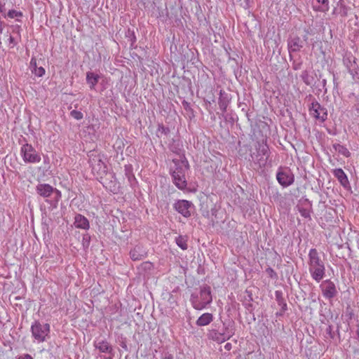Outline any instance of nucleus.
<instances>
[{"label":"nucleus","instance_id":"6e6552de","mask_svg":"<svg viewBox=\"0 0 359 359\" xmlns=\"http://www.w3.org/2000/svg\"><path fill=\"white\" fill-rule=\"evenodd\" d=\"M36 191L37 194L45 198L50 197L53 194L57 195V201L61 196L60 191L48 184H39L36 187Z\"/></svg>","mask_w":359,"mask_h":359},{"label":"nucleus","instance_id":"b1692460","mask_svg":"<svg viewBox=\"0 0 359 359\" xmlns=\"http://www.w3.org/2000/svg\"><path fill=\"white\" fill-rule=\"evenodd\" d=\"M275 295H276V300L277 303L278 304L279 306H281L282 311L285 312L287 310V304L283 297L282 292L276 291Z\"/></svg>","mask_w":359,"mask_h":359},{"label":"nucleus","instance_id":"1a4fd4ad","mask_svg":"<svg viewBox=\"0 0 359 359\" xmlns=\"http://www.w3.org/2000/svg\"><path fill=\"white\" fill-rule=\"evenodd\" d=\"M309 110L310 114L316 119H319L321 121H325L327 119V109L322 107L317 101L312 102Z\"/></svg>","mask_w":359,"mask_h":359},{"label":"nucleus","instance_id":"412c9836","mask_svg":"<svg viewBox=\"0 0 359 359\" xmlns=\"http://www.w3.org/2000/svg\"><path fill=\"white\" fill-rule=\"evenodd\" d=\"M30 68L32 69V73H34L37 76H42L45 74V69L43 67H37V62L36 59L35 57H32L31 59L30 63H29Z\"/></svg>","mask_w":359,"mask_h":359},{"label":"nucleus","instance_id":"2f4dec72","mask_svg":"<svg viewBox=\"0 0 359 359\" xmlns=\"http://www.w3.org/2000/svg\"><path fill=\"white\" fill-rule=\"evenodd\" d=\"M348 10L349 9L347 6L341 4L340 14L341 16H347Z\"/></svg>","mask_w":359,"mask_h":359},{"label":"nucleus","instance_id":"c756f323","mask_svg":"<svg viewBox=\"0 0 359 359\" xmlns=\"http://www.w3.org/2000/svg\"><path fill=\"white\" fill-rule=\"evenodd\" d=\"M157 133L161 135H167L170 133V129L167 127H164L163 125H159L157 129Z\"/></svg>","mask_w":359,"mask_h":359},{"label":"nucleus","instance_id":"f03ea898","mask_svg":"<svg viewBox=\"0 0 359 359\" xmlns=\"http://www.w3.org/2000/svg\"><path fill=\"white\" fill-rule=\"evenodd\" d=\"M212 300L211 289L208 285L201 287L198 293H192L190 298L193 307L196 310L205 308L212 302Z\"/></svg>","mask_w":359,"mask_h":359},{"label":"nucleus","instance_id":"7c9ffc66","mask_svg":"<svg viewBox=\"0 0 359 359\" xmlns=\"http://www.w3.org/2000/svg\"><path fill=\"white\" fill-rule=\"evenodd\" d=\"M141 267L144 271H150L153 268V264L149 262H145L141 264Z\"/></svg>","mask_w":359,"mask_h":359},{"label":"nucleus","instance_id":"f3484780","mask_svg":"<svg viewBox=\"0 0 359 359\" xmlns=\"http://www.w3.org/2000/svg\"><path fill=\"white\" fill-rule=\"evenodd\" d=\"M334 176L337 178L341 185L344 188H346L349 186V181L347 175L343 171L341 168H336L333 170Z\"/></svg>","mask_w":359,"mask_h":359},{"label":"nucleus","instance_id":"c03bdc74","mask_svg":"<svg viewBox=\"0 0 359 359\" xmlns=\"http://www.w3.org/2000/svg\"><path fill=\"white\" fill-rule=\"evenodd\" d=\"M322 83H323V86H325V84H326V80H325V79H323V81H322Z\"/></svg>","mask_w":359,"mask_h":359},{"label":"nucleus","instance_id":"393cba45","mask_svg":"<svg viewBox=\"0 0 359 359\" xmlns=\"http://www.w3.org/2000/svg\"><path fill=\"white\" fill-rule=\"evenodd\" d=\"M332 147L335 151H337L339 154L343 155L344 156L349 157L351 156L350 151L345 146L340 144H334Z\"/></svg>","mask_w":359,"mask_h":359},{"label":"nucleus","instance_id":"9d476101","mask_svg":"<svg viewBox=\"0 0 359 359\" xmlns=\"http://www.w3.org/2000/svg\"><path fill=\"white\" fill-rule=\"evenodd\" d=\"M320 287L323 296L328 299L334 298L338 293L335 284L330 280L323 281Z\"/></svg>","mask_w":359,"mask_h":359},{"label":"nucleus","instance_id":"79ce46f5","mask_svg":"<svg viewBox=\"0 0 359 359\" xmlns=\"http://www.w3.org/2000/svg\"><path fill=\"white\" fill-rule=\"evenodd\" d=\"M182 104H183L184 107L186 109H188V107H189V102H186V101H184V102H182Z\"/></svg>","mask_w":359,"mask_h":359},{"label":"nucleus","instance_id":"72a5a7b5","mask_svg":"<svg viewBox=\"0 0 359 359\" xmlns=\"http://www.w3.org/2000/svg\"><path fill=\"white\" fill-rule=\"evenodd\" d=\"M317 1L319 4H321L323 8L322 10L327 9L328 8V0H317Z\"/></svg>","mask_w":359,"mask_h":359},{"label":"nucleus","instance_id":"473e14b6","mask_svg":"<svg viewBox=\"0 0 359 359\" xmlns=\"http://www.w3.org/2000/svg\"><path fill=\"white\" fill-rule=\"evenodd\" d=\"M299 211L302 217L305 218L310 217V212L307 209L302 208L299 209Z\"/></svg>","mask_w":359,"mask_h":359},{"label":"nucleus","instance_id":"37998d69","mask_svg":"<svg viewBox=\"0 0 359 359\" xmlns=\"http://www.w3.org/2000/svg\"><path fill=\"white\" fill-rule=\"evenodd\" d=\"M283 313H284V312H283V311H282V309H281L280 312L276 313V315H277V316H282V315L283 314Z\"/></svg>","mask_w":359,"mask_h":359},{"label":"nucleus","instance_id":"8fccbe9b","mask_svg":"<svg viewBox=\"0 0 359 359\" xmlns=\"http://www.w3.org/2000/svg\"><path fill=\"white\" fill-rule=\"evenodd\" d=\"M358 109L359 110V104H358Z\"/></svg>","mask_w":359,"mask_h":359},{"label":"nucleus","instance_id":"f8f14e48","mask_svg":"<svg viewBox=\"0 0 359 359\" xmlns=\"http://www.w3.org/2000/svg\"><path fill=\"white\" fill-rule=\"evenodd\" d=\"M278 183L284 187L291 185L294 182V175L290 171L279 169L276 174Z\"/></svg>","mask_w":359,"mask_h":359},{"label":"nucleus","instance_id":"09e8293b","mask_svg":"<svg viewBox=\"0 0 359 359\" xmlns=\"http://www.w3.org/2000/svg\"><path fill=\"white\" fill-rule=\"evenodd\" d=\"M271 272H273V269H269Z\"/></svg>","mask_w":359,"mask_h":359},{"label":"nucleus","instance_id":"58836bf2","mask_svg":"<svg viewBox=\"0 0 359 359\" xmlns=\"http://www.w3.org/2000/svg\"><path fill=\"white\" fill-rule=\"evenodd\" d=\"M349 61H352L351 60V58H349V57L344 60V63L346 65V67L348 71L349 70V67H350Z\"/></svg>","mask_w":359,"mask_h":359},{"label":"nucleus","instance_id":"39448f33","mask_svg":"<svg viewBox=\"0 0 359 359\" xmlns=\"http://www.w3.org/2000/svg\"><path fill=\"white\" fill-rule=\"evenodd\" d=\"M20 152L25 163H37L41 161V156L29 144H24L21 147Z\"/></svg>","mask_w":359,"mask_h":359},{"label":"nucleus","instance_id":"9b49d317","mask_svg":"<svg viewBox=\"0 0 359 359\" xmlns=\"http://www.w3.org/2000/svg\"><path fill=\"white\" fill-rule=\"evenodd\" d=\"M192 207V203L187 200H179L174 204L175 210L185 217L191 216Z\"/></svg>","mask_w":359,"mask_h":359},{"label":"nucleus","instance_id":"dca6fc26","mask_svg":"<svg viewBox=\"0 0 359 359\" xmlns=\"http://www.w3.org/2000/svg\"><path fill=\"white\" fill-rule=\"evenodd\" d=\"M94 346L102 353H111L113 351L112 346L105 339H96Z\"/></svg>","mask_w":359,"mask_h":359},{"label":"nucleus","instance_id":"423d86ee","mask_svg":"<svg viewBox=\"0 0 359 359\" xmlns=\"http://www.w3.org/2000/svg\"><path fill=\"white\" fill-rule=\"evenodd\" d=\"M88 156L89 157V163L93 172H96L99 175L106 172L107 168L102 161L100 154L95 151H90Z\"/></svg>","mask_w":359,"mask_h":359},{"label":"nucleus","instance_id":"4be33fe9","mask_svg":"<svg viewBox=\"0 0 359 359\" xmlns=\"http://www.w3.org/2000/svg\"><path fill=\"white\" fill-rule=\"evenodd\" d=\"M349 63H350V67H349V70L348 72L352 76L353 80L354 81H355V82L358 81H359V69L355 62V58L353 57V60L349 61Z\"/></svg>","mask_w":359,"mask_h":359},{"label":"nucleus","instance_id":"f257e3e1","mask_svg":"<svg viewBox=\"0 0 359 359\" xmlns=\"http://www.w3.org/2000/svg\"><path fill=\"white\" fill-rule=\"evenodd\" d=\"M308 264L312 278L319 283L325 277V266L316 248L309 250Z\"/></svg>","mask_w":359,"mask_h":359},{"label":"nucleus","instance_id":"6ab92c4d","mask_svg":"<svg viewBox=\"0 0 359 359\" xmlns=\"http://www.w3.org/2000/svg\"><path fill=\"white\" fill-rule=\"evenodd\" d=\"M212 320V314L210 313H205L198 318L196 324L199 327H203L209 325Z\"/></svg>","mask_w":359,"mask_h":359},{"label":"nucleus","instance_id":"a18cd8bd","mask_svg":"<svg viewBox=\"0 0 359 359\" xmlns=\"http://www.w3.org/2000/svg\"><path fill=\"white\" fill-rule=\"evenodd\" d=\"M304 81L305 83H306L307 85L310 84V83L308 81H306V79H304Z\"/></svg>","mask_w":359,"mask_h":359},{"label":"nucleus","instance_id":"5701e85b","mask_svg":"<svg viewBox=\"0 0 359 359\" xmlns=\"http://www.w3.org/2000/svg\"><path fill=\"white\" fill-rule=\"evenodd\" d=\"M99 76L97 74H95L93 72H88L86 74V81L88 84H89L90 89H94L95 86L98 82L99 80Z\"/></svg>","mask_w":359,"mask_h":359},{"label":"nucleus","instance_id":"49530a36","mask_svg":"<svg viewBox=\"0 0 359 359\" xmlns=\"http://www.w3.org/2000/svg\"><path fill=\"white\" fill-rule=\"evenodd\" d=\"M106 359H113V358H112V357L110 356V357L107 358Z\"/></svg>","mask_w":359,"mask_h":359},{"label":"nucleus","instance_id":"ddd939ff","mask_svg":"<svg viewBox=\"0 0 359 359\" xmlns=\"http://www.w3.org/2000/svg\"><path fill=\"white\" fill-rule=\"evenodd\" d=\"M147 252L141 244L136 245L130 251V257L133 261H139L144 259Z\"/></svg>","mask_w":359,"mask_h":359},{"label":"nucleus","instance_id":"e433bc0d","mask_svg":"<svg viewBox=\"0 0 359 359\" xmlns=\"http://www.w3.org/2000/svg\"><path fill=\"white\" fill-rule=\"evenodd\" d=\"M18 359H32V357L29 354H25L20 356Z\"/></svg>","mask_w":359,"mask_h":359},{"label":"nucleus","instance_id":"a19ab883","mask_svg":"<svg viewBox=\"0 0 359 359\" xmlns=\"http://www.w3.org/2000/svg\"><path fill=\"white\" fill-rule=\"evenodd\" d=\"M224 348L226 350V351H230L231 349V344L230 343H226L225 345H224Z\"/></svg>","mask_w":359,"mask_h":359},{"label":"nucleus","instance_id":"a211bd4d","mask_svg":"<svg viewBox=\"0 0 359 359\" xmlns=\"http://www.w3.org/2000/svg\"><path fill=\"white\" fill-rule=\"evenodd\" d=\"M75 226L79 229H82L87 230L90 227L89 222L86 217L84 216L77 214L74 217V222Z\"/></svg>","mask_w":359,"mask_h":359},{"label":"nucleus","instance_id":"c85d7f7f","mask_svg":"<svg viewBox=\"0 0 359 359\" xmlns=\"http://www.w3.org/2000/svg\"><path fill=\"white\" fill-rule=\"evenodd\" d=\"M8 17L10 18H14L15 17H21L22 16V13L20 11H17L15 10H10L8 12Z\"/></svg>","mask_w":359,"mask_h":359},{"label":"nucleus","instance_id":"4c0bfd02","mask_svg":"<svg viewBox=\"0 0 359 359\" xmlns=\"http://www.w3.org/2000/svg\"><path fill=\"white\" fill-rule=\"evenodd\" d=\"M326 332H327V334H330V337H331V338H333V337H334V335H333V334H332V326H330H330H328V327H327V330H326Z\"/></svg>","mask_w":359,"mask_h":359},{"label":"nucleus","instance_id":"aec40b11","mask_svg":"<svg viewBox=\"0 0 359 359\" xmlns=\"http://www.w3.org/2000/svg\"><path fill=\"white\" fill-rule=\"evenodd\" d=\"M172 177L173 183L179 189L183 190L187 187V183L185 175H179L178 174Z\"/></svg>","mask_w":359,"mask_h":359},{"label":"nucleus","instance_id":"20e7f679","mask_svg":"<svg viewBox=\"0 0 359 359\" xmlns=\"http://www.w3.org/2000/svg\"><path fill=\"white\" fill-rule=\"evenodd\" d=\"M30 330L32 337L38 343H41L46 340V337L50 333V325L48 323L42 324L39 320H34Z\"/></svg>","mask_w":359,"mask_h":359},{"label":"nucleus","instance_id":"de8ad7c7","mask_svg":"<svg viewBox=\"0 0 359 359\" xmlns=\"http://www.w3.org/2000/svg\"><path fill=\"white\" fill-rule=\"evenodd\" d=\"M251 294H249V297L250 298V299H252V297H251Z\"/></svg>","mask_w":359,"mask_h":359},{"label":"nucleus","instance_id":"ea45409f","mask_svg":"<svg viewBox=\"0 0 359 359\" xmlns=\"http://www.w3.org/2000/svg\"><path fill=\"white\" fill-rule=\"evenodd\" d=\"M219 107L222 109L223 111H226V105L225 103H224L222 102H219Z\"/></svg>","mask_w":359,"mask_h":359},{"label":"nucleus","instance_id":"cd10ccee","mask_svg":"<svg viewBox=\"0 0 359 359\" xmlns=\"http://www.w3.org/2000/svg\"><path fill=\"white\" fill-rule=\"evenodd\" d=\"M70 116L76 120H81L83 117V114L81 111L76 110H72L70 112Z\"/></svg>","mask_w":359,"mask_h":359},{"label":"nucleus","instance_id":"f704fd0d","mask_svg":"<svg viewBox=\"0 0 359 359\" xmlns=\"http://www.w3.org/2000/svg\"><path fill=\"white\" fill-rule=\"evenodd\" d=\"M8 41H9L10 44L13 45L12 47H13L14 46H15L17 44V42L15 41V39L12 36H9Z\"/></svg>","mask_w":359,"mask_h":359},{"label":"nucleus","instance_id":"2eb2a0df","mask_svg":"<svg viewBox=\"0 0 359 359\" xmlns=\"http://www.w3.org/2000/svg\"><path fill=\"white\" fill-rule=\"evenodd\" d=\"M233 322H230L227 325L224 323V329L222 333H219L220 335L219 339L222 340V341H224L226 340L229 339L234 334H235V330L233 328ZM219 339V338H217Z\"/></svg>","mask_w":359,"mask_h":359},{"label":"nucleus","instance_id":"a878e982","mask_svg":"<svg viewBox=\"0 0 359 359\" xmlns=\"http://www.w3.org/2000/svg\"><path fill=\"white\" fill-rule=\"evenodd\" d=\"M176 244L182 249L187 250L188 248L187 245V238L186 236H179L175 238Z\"/></svg>","mask_w":359,"mask_h":359},{"label":"nucleus","instance_id":"7ed1b4c3","mask_svg":"<svg viewBox=\"0 0 359 359\" xmlns=\"http://www.w3.org/2000/svg\"><path fill=\"white\" fill-rule=\"evenodd\" d=\"M255 151H251V161L259 165V167H264L269 157V147L266 141L257 142L255 144Z\"/></svg>","mask_w":359,"mask_h":359},{"label":"nucleus","instance_id":"4468645a","mask_svg":"<svg viewBox=\"0 0 359 359\" xmlns=\"http://www.w3.org/2000/svg\"><path fill=\"white\" fill-rule=\"evenodd\" d=\"M175 163V169L172 172V176L177 175H185L186 172L189 169V163L186 161H173Z\"/></svg>","mask_w":359,"mask_h":359},{"label":"nucleus","instance_id":"bb28decb","mask_svg":"<svg viewBox=\"0 0 359 359\" xmlns=\"http://www.w3.org/2000/svg\"><path fill=\"white\" fill-rule=\"evenodd\" d=\"M90 243V236L88 233H85L83 236L82 245L84 249L88 248Z\"/></svg>","mask_w":359,"mask_h":359},{"label":"nucleus","instance_id":"0eeeda50","mask_svg":"<svg viewBox=\"0 0 359 359\" xmlns=\"http://www.w3.org/2000/svg\"><path fill=\"white\" fill-rule=\"evenodd\" d=\"M308 34L309 32L305 31V34L303 35L302 38L294 36L288 39V49L290 53L292 52H298L304 47V44L307 43Z\"/></svg>","mask_w":359,"mask_h":359},{"label":"nucleus","instance_id":"c9c22d12","mask_svg":"<svg viewBox=\"0 0 359 359\" xmlns=\"http://www.w3.org/2000/svg\"><path fill=\"white\" fill-rule=\"evenodd\" d=\"M163 359H173V356L169 353H165L163 356Z\"/></svg>","mask_w":359,"mask_h":359}]
</instances>
